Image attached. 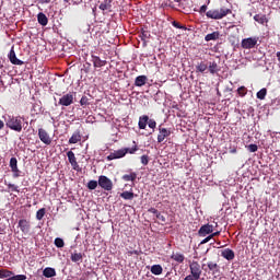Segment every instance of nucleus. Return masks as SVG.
Returning <instances> with one entry per match:
<instances>
[{
  "mask_svg": "<svg viewBox=\"0 0 280 280\" xmlns=\"http://www.w3.org/2000/svg\"><path fill=\"white\" fill-rule=\"evenodd\" d=\"M25 124L27 126V122H25V118H23L22 116H8L5 121L7 128H10V130H14V132H22Z\"/></svg>",
  "mask_w": 280,
  "mask_h": 280,
  "instance_id": "obj_1",
  "label": "nucleus"
},
{
  "mask_svg": "<svg viewBox=\"0 0 280 280\" xmlns=\"http://www.w3.org/2000/svg\"><path fill=\"white\" fill-rule=\"evenodd\" d=\"M231 13H232L231 9L221 8V9H213V10L207 11L206 16L208 19H214V21H220V19H224V16Z\"/></svg>",
  "mask_w": 280,
  "mask_h": 280,
  "instance_id": "obj_2",
  "label": "nucleus"
},
{
  "mask_svg": "<svg viewBox=\"0 0 280 280\" xmlns=\"http://www.w3.org/2000/svg\"><path fill=\"white\" fill-rule=\"evenodd\" d=\"M205 266H207V265L202 264L200 267V264L198 261L192 260L189 264L190 275H194L195 277H198L200 279V277H202V270H207V268H205Z\"/></svg>",
  "mask_w": 280,
  "mask_h": 280,
  "instance_id": "obj_3",
  "label": "nucleus"
},
{
  "mask_svg": "<svg viewBox=\"0 0 280 280\" xmlns=\"http://www.w3.org/2000/svg\"><path fill=\"white\" fill-rule=\"evenodd\" d=\"M98 185L104 191H113V180L106 175H101L98 177Z\"/></svg>",
  "mask_w": 280,
  "mask_h": 280,
  "instance_id": "obj_4",
  "label": "nucleus"
},
{
  "mask_svg": "<svg viewBox=\"0 0 280 280\" xmlns=\"http://www.w3.org/2000/svg\"><path fill=\"white\" fill-rule=\"evenodd\" d=\"M38 138L42 141V143H45V145H51V137H49V133L47 132V130L39 128Z\"/></svg>",
  "mask_w": 280,
  "mask_h": 280,
  "instance_id": "obj_5",
  "label": "nucleus"
},
{
  "mask_svg": "<svg viewBox=\"0 0 280 280\" xmlns=\"http://www.w3.org/2000/svg\"><path fill=\"white\" fill-rule=\"evenodd\" d=\"M91 58H92L93 67L95 69L106 67V65H107L106 59L100 58L97 55H95V52H92Z\"/></svg>",
  "mask_w": 280,
  "mask_h": 280,
  "instance_id": "obj_6",
  "label": "nucleus"
},
{
  "mask_svg": "<svg viewBox=\"0 0 280 280\" xmlns=\"http://www.w3.org/2000/svg\"><path fill=\"white\" fill-rule=\"evenodd\" d=\"M128 154V149H119L117 151L112 152L107 156V161H115V159H124Z\"/></svg>",
  "mask_w": 280,
  "mask_h": 280,
  "instance_id": "obj_7",
  "label": "nucleus"
},
{
  "mask_svg": "<svg viewBox=\"0 0 280 280\" xmlns=\"http://www.w3.org/2000/svg\"><path fill=\"white\" fill-rule=\"evenodd\" d=\"M67 156L70 165H72V170H75V172H80V165L78 164V160L75 159V153H73V151H68Z\"/></svg>",
  "mask_w": 280,
  "mask_h": 280,
  "instance_id": "obj_8",
  "label": "nucleus"
},
{
  "mask_svg": "<svg viewBox=\"0 0 280 280\" xmlns=\"http://www.w3.org/2000/svg\"><path fill=\"white\" fill-rule=\"evenodd\" d=\"M213 229H215V226L211 225V224H205L202 225L199 231H198V235L199 237H207V235L213 233Z\"/></svg>",
  "mask_w": 280,
  "mask_h": 280,
  "instance_id": "obj_9",
  "label": "nucleus"
},
{
  "mask_svg": "<svg viewBox=\"0 0 280 280\" xmlns=\"http://www.w3.org/2000/svg\"><path fill=\"white\" fill-rule=\"evenodd\" d=\"M257 45V37H247L242 40L243 49H253Z\"/></svg>",
  "mask_w": 280,
  "mask_h": 280,
  "instance_id": "obj_10",
  "label": "nucleus"
},
{
  "mask_svg": "<svg viewBox=\"0 0 280 280\" xmlns=\"http://www.w3.org/2000/svg\"><path fill=\"white\" fill-rule=\"evenodd\" d=\"M59 106H71L73 104V94L68 93L65 94L62 97L59 98Z\"/></svg>",
  "mask_w": 280,
  "mask_h": 280,
  "instance_id": "obj_11",
  "label": "nucleus"
},
{
  "mask_svg": "<svg viewBox=\"0 0 280 280\" xmlns=\"http://www.w3.org/2000/svg\"><path fill=\"white\" fill-rule=\"evenodd\" d=\"M172 135V131L167 128H159L158 143H163L167 137Z\"/></svg>",
  "mask_w": 280,
  "mask_h": 280,
  "instance_id": "obj_12",
  "label": "nucleus"
},
{
  "mask_svg": "<svg viewBox=\"0 0 280 280\" xmlns=\"http://www.w3.org/2000/svg\"><path fill=\"white\" fill-rule=\"evenodd\" d=\"M18 226H19L20 231H22V233H24V235H27L32 229V226L30 225V221H27L25 219H21L18 223Z\"/></svg>",
  "mask_w": 280,
  "mask_h": 280,
  "instance_id": "obj_13",
  "label": "nucleus"
},
{
  "mask_svg": "<svg viewBox=\"0 0 280 280\" xmlns=\"http://www.w3.org/2000/svg\"><path fill=\"white\" fill-rule=\"evenodd\" d=\"M207 267L209 269V272H211L212 277H218L220 275V265L213 261H208Z\"/></svg>",
  "mask_w": 280,
  "mask_h": 280,
  "instance_id": "obj_14",
  "label": "nucleus"
},
{
  "mask_svg": "<svg viewBox=\"0 0 280 280\" xmlns=\"http://www.w3.org/2000/svg\"><path fill=\"white\" fill-rule=\"evenodd\" d=\"M70 259L73 264H77V266H80L84 259V254L78 253V250H74L70 254Z\"/></svg>",
  "mask_w": 280,
  "mask_h": 280,
  "instance_id": "obj_15",
  "label": "nucleus"
},
{
  "mask_svg": "<svg viewBox=\"0 0 280 280\" xmlns=\"http://www.w3.org/2000/svg\"><path fill=\"white\" fill-rule=\"evenodd\" d=\"M8 58L10 60L11 65H18V66L23 65V61L21 59L16 58V52L14 51V46L11 47Z\"/></svg>",
  "mask_w": 280,
  "mask_h": 280,
  "instance_id": "obj_16",
  "label": "nucleus"
},
{
  "mask_svg": "<svg viewBox=\"0 0 280 280\" xmlns=\"http://www.w3.org/2000/svg\"><path fill=\"white\" fill-rule=\"evenodd\" d=\"M221 257L228 261H233V259H235V252H233L231 248H225L221 252Z\"/></svg>",
  "mask_w": 280,
  "mask_h": 280,
  "instance_id": "obj_17",
  "label": "nucleus"
},
{
  "mask_svg": "<svg viewBox=\"0 0 280 280\" xmlns=\"http://www.w3.org/2000/svg\"><path fill=\"white\" fill-rule=\"evenodd\" d=\"M100 10H102L103 12H105V10H107L108 12H110L112 8H113V0H104L103 2L100 3L98 5Z\"/></svg>",
  "mask_w": 280,
  "mask_h": 280,
  "instance_id": "obj_18",
  "label": "nucleus"
},
{
  "mask_svg": "<svg viewBox=\"0 0 280 280\" xmlns=\"http://www.w3.org/2000/svg\"><path fill=\"white\" fill-rule=\"evenodd\" d=\"M173 27H176V30H182L183 32H189V33H184V34H191L194 30L187 28V26L183 25L180 22L173 21L172 22Z\"/></svg>",
  "mask_w": 280,
  "mask_h": 280,
  "instance_id": "obj_19",
  "label": "nucleus"
},
{
  "mask_svg": "<svg viewBox=\"0 0 280 280\" xmlns=\"http://www.w3.org/2000/svg\"><path fill=\"white\" fill-rule=\"evenodd\" d=\"M171 259H173V261H176V264H184L185 255L180 254L178 252H176V253L173 252L171 255Z\"/></svg>",
  "mask_w": 280,
  "mask_h": 280,
  "instance_id": "obj_20",
  "label": "nucleus"
},
{
  "mask_svg": "<svg viewBox=\"0 0 280 280\" xmlns=\"http://www.w3.org/2000/svg\"><path fill=\"white\" fill-rule=\"evenodd\" d=\"M254 21H256V23H259L260 25H268V18L266 16V14L254 15Z\"/></svg>",
  "mask_w": 280,
  "mask_h": 280,
  "instance_id": "obj_21",
  "label": "nucleus"
},
{
  "mask_svg": "<svg viewBox=\"0 0 280 280\" xmlns=\"http://www.w3.org/2000/svg\"><path fill=\"white\" fill-rule=\"evenodd\" d=\"M147 82H148L147 75H139L135 80V86H145Z\"/></svg>",
  "mask_w": 280,
  "mask_h": 280,
  "instance_id": "obj_22",
  "label": "nucleus"
},
{
  "mask_svg": "<svg viewBox=\"0 0 280 280\" xmlns=\"http://www.w3.org/2000/svg\"><path fill=\"white\" fill-rule=\"evenodd\" d=\"M148 119H149L148 115L140 116L139 122H138L140 130H145V128L148 127Z\"/></svg>",
  "mask_w": 280,
  "mask_h": 280,
  "instance_id": "obj_23",
  "label": "nucleus"
},
{
  "mask_svg": "<svg viewBox=\"0 0 280 280\" xmlns=\"http://www.w3.org/2000/svg\"><path fill=\"white\" fill-rule=\"evenodd\" d=\"M79 141H82V135H80V131H74L69 139L70 144L79 143Z\"/></svg>",
  "mask_w": 280,
  "mask_h": 280,
  "instance_id": "obj_24",
  "label": "nucleus"
},
{
  "mask_svg": "<svg viewBox=\"0 0 280 280\" xmlns=\"http://www.w3.org/2000/svg\"><path fill=\"white\" fill-rule=\"evenodd\" d=\"M43 275H44V277H46V279H51V277H56V269H54L51 267H46L43 270Z\"/></svg>",
  "mask_w": 280,
  "mask_h": 280,
  "instance_id": "obj_25",
  "label": "nucleus"
},
{
  "mask_svg": "<svg viewBox=\"0 0 280 280\" xmlns=\"http://www.w3.org/2000/svg\"><path fill=\"white\" fill-rule=\"evenodd\" d=\"M37 21L39 23V25H47L49 23V19H47V15H45V13L40 12L37 14Z\"/></svg>",
  "mask_w": 280,
  "mask_h": 280,
  "instance_id": "obj_26",
  "label": "nucleus"
},
{
  "mask_svg": "<svg viewBox=\"0 0 280 280\" xmlns=\"http://www.w3.org/2000/svg\"><path fill=\"white\" fill-rule=\"evenodd\" d=\"M122 180L126 183H135V180H137V173L132 172L130 174L122 175Z\"/></svg>",
  "mask_w": 280,
  "mask_h": 280,
  "instance_id": "obj_27",
  "label": "nucleus"
},
{
  "mask_svg": "<svg viewBox=\"0 0 280 280\" xmlns=\"http://www.w3.org/2000/svg\"><path fill=\"white\" fill-rule=\"evenodd\" d=\"M208 69L209 72L212 74L218 73L220 71V68H218V62L215 61H209Z\"/></svg>",
  "mask_w": 280,
  "mask_h": 280,
  "instance_id": "obj_28",
  "label": "nucleus"
},
{
  "mask_svg": "<svg viewBox=\"0 0 280 280\" xmlns=\"http://www.w3.org/2000/svg\"><path fill=\"white\" fill-rule=\"evenodd\" d=\"M135 196H137V195H135V192L128 191V190L122 191L120 194V198H122L124 200H133Z\"/></svg>",
  "mask_w": 280,
  "mask_h": 280,
  "instance_id": "obj_29",
  "label": "nucleus"
},
{
  "mask_svg": "<svg viewBox=\"0 0 280 280\" xmlns=\"http://www.w3.org/2000/svg\"><path fill=\"white\" fill-rule=\"evenodd\" d=\"M151 272L155 276L163 275V267L161 265H153L151 266Z\"/></svg>",
  "mask_w": 280,
  "mask_h": 280,
  "instance_id": "obj_30",
  "label": "nucleus"
},
{
  "mask_svg": "<svg viewBox=\"0 0 280 280\" xmlns=\"http://www.w3.org/2000/svg\"><path fill=\"white\" fill-rule=\"evenodd\" d=\"M207 69H209V65L205 63V61H201L196 66V71H198L199 73H205Z\"/></svg>",
  "mask_w": 280,
  "mask_h": 280,
  "instance_id": "obj_31",
  "label": "nucleus"
},
{
  "mask_svg": "<svg viewBox=\"0 0 280 280\" xmlns=\"http://www.w3.org/2000/svg\"><path fill=\"white\" fill-rule=\"evenodd\" d=\"M266 95H268V90L262 88L260 91L257 92L256 97L257 100H266Z\"/></svg>",
  "mask_w": 280,
  "mask_h": 280,
  "instance_id": "obj_32",
  "label": "nucleus"
},
{
  "mask_svg": "<svg viewBox=\"0 0 280 280\" xmlns=\"http://www.w3.org/2000/svg\"><path fill=\"white\" fill-rule=\"evenodd\" d=\"M4 185H7V187L9 189L8 191H16L18 194L21 191L19 189V186H16V185H14L12 183H8V180H4Z\"/></svg>",
  "mask_w": 280,
  "mask_h": 280,
  "instance_id": "obj_33",
  "label": "nucleus"
},
{
  "mask_svg": "<svg viewBox=\"0 0 280 280\" xmlns=\"http://www.w3.org/2000/svg\"><path fill=\"white\" fill-rule=\"evenodd\" d=\"M12 275L14 273L10 270H5V269L0 270V279H9L10 277H12Z\"/></svg>",
  "mask_w": 280,
  "mask_h": 280,
  "instance_id": "obj_34",
  "label": "nucleus"
},
{
  "mask_svg": "<svg viewBox=\"0 0 280 280\" xmlns=\"http://www.w3.org/2000/svg\"><path fill=\"white\" fill-rule=\"evenodd\" d=\"M11 172H12V176L13 178H20V176H22L23 172L21 170H19V166H13L11 167Z\"/></svg>",
  "mask_w": 280,
  "mask_h": 280,
  "instance_id": "obj_35",
  "label": "nucleus"
},
{
  "mask_svg": "<svg viewBox=\"0 0 280 280\" xmlns=\"http://www.w3.org/2000/svg\"><path fill=\"white\" fill-rule=\"evenodd\" d=\"M55 246L57 248H65V240H62L61 237L55 238Z\"/></svg>",
  "mask_w": 280,
  "mask_h": 280,
  "instance_id": "obj_36",
  "label": "nucleus"
},
{
  "mask_svg": "<svg viewBox=\"0 0 280 280\" xmlns=\"http://www.w3.org/2000/svg\"><path fill=\"white\" fill-rule=\"evenodd\" d=\"M97 185H100V182L92 179L88 183V189L90 190L97 189Z\"/></svg>",
  "mask_w": 280,
  "mask_h": 280,
  "instance_id": "obj_37",
  "label": "nucleus"
},
{
  "mask_svg": "<svg viewBox=\"0 0 280 280\" xmlns=\"http://www.w3.org/2000/svg\"><path fill=\"white\" fill-rule=\"evenodd\" d=\"M45 213H46L45 208H40V209L36 212V220H43V218H45Z\"/></svg>",
  "mask_w": 280,
  "mask_h": 280,
  "instance_id": "obj_38",
  "label": "nucleus"
},
{
  "mask_svg": "<svg viewBox=\"0 0 280 280\" xmlns=\"http://www.w3.org/2000/svg\"><path fill=\"white\" fill-rule=\"evenodd\" d=\"M9 167H19V160H16V158H11L9 162Z\"/></svg>",
  "mask_w": 280,
  "mask_h": 280,
  "instance_id": "obj_39",
  "label": "nucleus"
},
{
  "mask_svg": "<svg viewBox=\"0 0 280 280\" xmlns=\"http://www.w3.org/2000/svg\"><path fill=\"white\" fill-rule=\"evenodd\" d=\"M90 71H91V65L89 62H85L81 68V73H89Z\"/></svg>",
  "mask_w": 280,
  "mask_h": 280,
  "instance_id": "obj_40",
  "label": "nucleus"
},
{
  "mask_svg": "<svg viewBox=\"0 0 280 280\" xmlns=\"http://www.w3.org/2000/svg\"><path fill=\"white\" fill-rule=\"evenodd\" d=\"M147 126H149V128H152V130H154V128H156V120L149 118Z\"/></svg>",
  "mask_w": 280,
  "mask_h": 280,
  "instance_id": "obj_41",
  "label": "nucleus"
},
{
  "mask_svg": "<svg viewBox=\"0 0 280 280\" xmlns=\"http://www.w3.org/2000/svg\"><path fill=\"white\" fill-rule=\"evenodd\" d=\"M237 93L241 97H245L246 96V88L245 86H241L237 89Z\"/></svg>",
  "mask_w": 280,
  "mask_h": 280,
  "instance_id": "obj_42",
  "label": "nucleus"
},
{
  "mask_svg": "<svg viewBox=\"0 0 280 280\" xmlns=\"http://www.w3.org/2000/svg\"><path fill=\"white\" fill-rule=\"evenodd\" d=\"M27 276L25 275H16V276H11V280H26Z\"/></svg>",
  "mask_w": 280,
  "mask_h": 280,
  "instance_id": "obj_43",
  "label": "nucleus"
},
{
  "mask_svg": "<svg viewBox=\"0 0 280 280\" xmlns=\"http://www.w3.org/2000/svg\"><path fill=\"white\" fill-rule=\"evenodd\" d=\"M156 220H160V222H163V223H166L167 222V219L165 218V215H163L161 212H159L156 215H155Z\"/></svg>",
  "mask_w": 280,
  "mask_h": 280,
  "instance_id": "obj_44",
  "label": "nucleus"
},
{
  "mask_svg": "<svg viewBox=\"0 0 280 280\" xmlns=\"http://www.w3.org/2000/svg\"><path fill=\"white\" fill-rule=\"evenodd\" d=\"M80 105L81 106H89V97L82 96L80 100Z\"/></svg>",
  "mask_w": 280,
  "mask_h": 280,
  "instance_id": "obj_45",
  "label": "nucleus"
},
{
  "mask_svg": "<svg viewBox=\"0 0 280 280\" xmlns=\"http://www.w3.org/2000/svg\"><path fill=\"white\" fill-rule=\"evenodd\" d=\"M141 163L142 165H148V163H150V158L148 155H142Z\"/></svg>",
  "mask_w": 280,
  "mask_h": 280,
  "instance_id": "obj_46",
  "label": "nucleus"
},
{
  "mask_svg": "<svg viewBox=\"0 0 280 280\" xmlns=\"http://www.w3.org/2000/svg\"><path fill=\"white\" fill-rule=\"evenodd\" d=\"M200 278L198 276H194V273H190L184 278V280H199Z\"/></svg>",
  "mask_w": 280,
  "mask_h": 280,
  "instance_id": "obj_47",
  "label": "nucleus"
},
{
  "mask_svg": "<svg viewBox=\"0 0 280 280\" xmlns=\"http://www.w3.org/2000/svg\"><path fill=\"white\" fill-rule=\"evenodd\" d=\"M248 150L250 152H257V150H259V148L257 147V144H249L248 145Z\"/></svg>",
  "mask_w": 280,
  "mask_h": 280,
  "instance_id": "obj_48",
  "label": "nucleus"
},
{
  "mask_svg": "<svg viewBox=\"0 0 280 280\" xmlns=\"http://www.w3.org/2000/svg\"><path fill=\"white\" fill-rule=\"evenodd\" d=\"M125 150H127V153L129 152V154H135V152H137L139 149H138L137 145H136V147H132L131 149H130V148H127V149H125Z\"/></svg>",
  "mask_w": 280,
  "mask_h": 280,
  "instance_id": "obj_49",
  "label": "nucleus"
},
{
  "mask_svg": "<svg viewBox=\"0 0 280 280\" xmlns=\"http://www.w3.org/2000/svg\"><path fill=\"white\" fill-rule=\"evenodd\" d=\"M217 36H206L205 37V40H206V43H209V40H217Z\"/></svg>",
  "mask_w": 280,
  "mask_h": 280,
  "instance_id": "obj_50",
  "label": "nucleus"
},
{
  "mask_svg": "<svg viewBox=\"0 0 280 280\" xmlns=\"http://www.w3.org/2000/svg\"><path fill=\"white\" fill-rule=\"evenodd\" d=\"M210 240H213V238L211 237V235H209V236H207L206 238H203V240L200 242V244H207Z\"/></svg>",
  "mask_w": 280,
  "mask_h": 280,
  "instance_id": "obj_51",
  "label": "nucleus"
},
{
  "mask_svg": "<svg viewBox=\"0 0 280 280\" xmlns=\"http://www.w3.org/2000/svg\"><path fill=\"white\" fill-rule=\"evenodd\" d=\"M199 12L205 14V12H207V4L201 5Z\"/></svg>",
  "mask_w": 280,
  "mask_h": 280,
  "instance_id": "obj_52",
  "label": "nucleus"
},
{
  "mask_svg": "<svg viewBox=\"0 0 280 280\" xmlns=\"http://www.w3.org/2000/svg\"><path fill=\"white\" fill-rule=\"evenodd\" d=\"M149 213H153V215H156L159 213V210H156L155 208H150Z\"/></svg>",
  "mask_w": 280,
  "mask_h": 280,
  "instance_id": "obj_53",
  "label": "nucleus"
},
{
  "mask_svg": "<svg viewBox=\"0 0 280 280\" xmlns=\"http://www.w3.org/2000/svg\"><path fill=\"white\" fill-rule=\"evenodd\" d=\"M3 128H5V122H3V120L0 119V130H3Z\"/></svg>",
  "mask_w": 280,
  "mask_h": 280,
  "instance_id": "obj_54",
  "label": "nucleus"
},
{
  "mask_svg": "<svg viewBox=\"0 0 280 280\" xmlns=\"http://www.w3.org/2000/svg\"><path fill=\"white\" fill-rule=\"evenodd\" d=\"M39 3H42V4L51 3V0H39Z\"/></svg>",
  "mask_w": 280,
  "mask_h": 280,
  "instance_id": "obj_55",
  "label": "nucleus"
},
{
  "mask_svg": "<svg viewBox=\"0 0 280 280\" xmlns=\"http://www.w3.org/2000/svg\"><path fill=\"white\" fill-rule=\"evenodd\" d=\"M219 234H220V232L218 231V232L210 234V236L213 238V237H218Z\"/></svg>",
  "mask_w": 280,
  "mask_h": 280,
  "instance_id": "obj_56",
  "label": "nucleus"
},
{
  "mask_svg": "<svg viewBox=\"0 0 280 280\" xmlns=\"http://www.w3.org/2000/svg\"><path fill=\"white\" fill-rule=\"evenodd\" d=\"M129 255H139V252L138 250H131V252H129Z\"/></svg>",
  "mask_w": 280,
  "mask_h": 280,
  "instance_id": "obj_57",
  "label": "nucleus"
},
{
  "mask_svg": "<svg viewBox=\"0 0 280 280\" xmlns=\"http://www.w3.org/2000/svg\"><path fill=\"white\" fill-rule=\"evenodd\" d=\"M73 1V3H75L77 5L79 4V3H82V0H72Z\"/></svg>",
  "mask_w": 280,
  "mask_h": 280,
  "instance_id": "obj_58",
  "label": "nucleus"
},
{
  "mask_svg": "<svg viewBox=\"0 0 280 280\" xmlns=\"http://www.w3.org/2000/svg\"><path fill=\"white\" fill-rule=\"evenodd\" d=\"M235 152H237L236 149L231 150V153H232V154H235Z\"/></svg>",
  "mask_w": 280,
  "mask_h": 280,
  "instance_id": "obj_59",
  "label": "nucleus"
},
{
  "mask_svg": "<svg viewBox=\"0 0 280 280\" xmlns=\"http://www.w3.org/2000/svg\"><path fill=\"white\" fill-rule=\"evenodd\" d=\"M207 36H215V33L207 34Z\"/></svg>",
  "mask_w": 280,
  "mask_h": 280,
  "instance_id": "obj_60",
  "label": "nucleus"
},
{
  "mask_svg": "<svg viewBox=\"0 0 280 280\" xmlns=\"http://www.w3.org/2000/svg\"><path fill=\"white\" fill-rule=\"evenodd\" d=\"M140 38H141V40H145V38H148V37H144V36H140Z\"/></svg>",
  "mask_w": 280,
  "mask_h": 280,
  "instance_id": "obj_61",
  "label": "nucleus"
},
{
  "mask_svg": "<svg viewBox=\"0 0 280 280\" xmlns=\"http://www.w3.org/2000/svg\"><path fill=\"white\" fill-rule=\"evenodd\" d=\"M69 1H71V0H63L65 3H69Z\"/></svg>",
  "mask_w": 280,
  "mask_h": 280,
  "instance_id": "obj_62",
  "label": "nucleus"
},
{
  "mask_svg": "<svg viewBox=\"0 0 280 280\" xmlns=\"http://www.w3.org/2000/svg\"><path fill=\"white\" fill-rule=\"evenodd\" d=\"M175 1V3H180V0H174Z\"/></svg>",
  "mask_w": 280,
  "mask_h": 280,
  "instance_id": "obj_63",
  "label": "nucleus"
},
{
  "mask_svg": "<svg viewBox=\"0 0 280 280\" xmlns=\"http://www.w3.org/2000/svg\"><path fill=\"white\" fill-rule=\"evenodd\" d=\"M214 226H218V223H215V225Z\"/></svg>",
  "mask_w": 280,
  "mask_h": 280,
  "instance_id": "obj_64",
  "label": "nucleus"
}]
</instances>
